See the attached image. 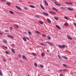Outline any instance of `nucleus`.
<instances>
[{
	"label": "nucleus",
	"instance_id": "obj_17",
	"mask_svg": "<svg viewBox=\"0 0 76 76\" xmlns=\"http://www.w3.org/2000/svg\"><path fill=\"white\" fill-rule=\"evenodd\" d=\"M53 9L54 10H55V11H56L57 12H58V10H57L56 8L53 7Z\"/></svg>",
	"mask_w": 76,
	"mask_h": 76
},
{
	"label": "nucleus",
	"instance_id": "obj_4",
	"mask_svg": "<svg viewBox=\"0 0 76 76\" xmlns=\"http://www.w3.org/2000/svg\"><path fill=\"white\" fill-rule=\"evenodd\" d=\"M46 43L48 44L49 45H50L51 46H53V43H51V42H47Z\"/></svg>",
	"mask_w": 76,
	"mask_h": 76
},
{
	"label": "nucleus",
	"instance_id": "obj_42",
	"mask_svg": "<svg viewBox=\"0 0 76 76\" xmlns=\"http://www.w3.org/2000/svg\"><path fill=\"white\" fill-rule=\"evenodd\" d=\"M5 32H9V30H6L5 31Z\"/></svg>",
	"mask_w": 76,
	"mask_h": 76
},
{
	"label": "nucleus",
	"instance_id": "obj_3",
	"mask_svg": "<svg viewBox=\"0 0 76 76\" xmlns=\"http://www.w3.org/2000/svg\"><path fill=\"white\" fill-rule=\"evenodd\" d=\"M43 14L44 15H45V16H48L49 15L48 13L45 12H43Z\"/></svg>",
	"mask_w": 76,
	"mask_h": 76
},
{
	"label": "nucleus",
	"instance_id": "obj_57",
	"mask_svg": "<svg viewBox=\"0 0 76 76\" xmlns=\"http://www.w3.org/2000/svg\"><path fill=\"white\" fill-rule=\"evenodd\" d=\"M12 45L13 47H15V44H12Z\"/></svg>",
	"mask_w": 76,
	"mask_h": 76
},
{
	"label": "nucleus",
	"instance_id": "obj_29",
	"mask_svg": "<svg viewBox=\"0 0 76 76\" xmlns=\"http://www.w3.org/2000/svg\"><path fill=\"white\" fill-rule=\"evenodd\" d=\"M23 39L24 41H26V38H25V37H23Z\"/></svg>",
	"mask_w": 76,
	"mask_h": 76
},
{
	"label": "nucleus",
	"instance_id": "obj_52",
	"mask_svg": "<svg viewBox=\"0 0 76 76\" xmlns=\"http://www.w3.org/2000/svg\"><path fill=\"white\" fill-rule=\"evenodd\" d=\"M24 9H25V10H28V8L24 7Z\"/></svg>",
	"mask_w": 76,
	"mask_h": 76
},
{
	"label": "nucleus",
	"instance_id": "obj_41",
	"mask_svg": "<svg viewBox=\"0 0 76 76\" xmlns=\"http://www.w3.org/2000/svg\"><path fill=\"white\" fill-rule=\"evenodd\" d=\"M32 54H33V55H34V57L35 56H37V55H36V54H34V53H32Z\"/></svg>",
	"mask_w": 76,
	"mask_h": 76
},
{
	"label": "nucleus",
	"instance_id": "obj_28",
	"mask_svg": "<svg viewBox=\"0 0 76 76\" xmlns=\"http://www.w3.org/2000/svg\"><path fill=\"white\" fill-rule=\"evenodd\" d=\"M47 38H48V39H51V37H50L49 36H48L47 37Z\"/></svg>",
	"mask_w": 76,
	"mask_h": 76
},
{
	"label": "nucleus",
	"instance_id": "obj_21",
	"mask_svg": "<svg viewBox=\"0 0 76 76\" xmlns=\"http://www.w3.org/2000/svg\"><path fill=\"white\" fill-rule=\"evenodd\" d=\"M2 41L4 42V43H6L7 42V40L6 39H2Z\"/></svg>",
	"mask_w": 76,
	"mask_h": 76
},
{
	"label": "nucleus",
	"instance_id": "obj_64",
	"mask_svg": "<svg viewBox=\"0 0 76 76\" xmlns=\"http://www.w3.org/2000/svg\"><path fill=\"white\" fill-rule=\"evenodd\" d=\"M1 31V29H0V31Z\"/></svg>",
	"mask_w": 76,
	"mask_h": 76
},
{
	"label": "nucleus",
	"instance_id": "obj_5",
	"mask_svg": "<svg viewBox=\"0 0 76 76\" xmlns=\"http://www.w3.org/2000/svg\"><path fill=\"white\" fill-rule=\"evenodd\" d=\"M14 27L16 29H18V28H19V26L15 24L14 25Z\"/></svg>",
	"mask_w": 76,
	"mask_h": 76
},
{
	"label": "nucleus",
	"instance_id": "obj_37",
	"mask_svg": "<svg viewBox=\"0 0 76 76\" xmlns=\"http://www.w3.org/2000/svg\"><path fill=\"white\" fill-rule=\"evenodd\" d=\"M3 46L4 47V48H6V49H7L8 48H7V47L6 46L4 45Z\"/></svg>",
	"mask_w": 76,
	"mask_h": 76
},
{
	"label": "nucleus",
	"instance_id": "obj_27",
	"mask_svg": "<svg viewBox=\"0 0 76 76\" xmlns=\"http://www.w3.org/2000/svg\"><path fill=\"white\" fill-rule=\"evenodd\" d=\"M0 75L1 76H2L3 75V74H2V72H1V71L0 69Z\"/></svg>",
	"mask_w": 76,
	"mask_h": 76
},
{
	"label": "nucleus",
	"instance_id": "obj_60",
	"mask_svg": "<svg viewBox=\"0 0 76 76\" xmlns=\"http://www.w3.org/2000/svg\"><path fill=\"white\" fill-rule=\"evenodd\" d=\"M19 61H20V62H22V61L21 60H20Z\"/></svg>",
	"mask_w": 76,
	"mask_h": 76
},
{
	"label": "nucleus",
	"instance_id": "obj_55",
	"mask_svg": "<svg viewBox=\"0 0 76 76\" xmlns=\"http://www.w3.org/2000/svg\"><path fill=\"white\" fill-rule=\"evenodd\" d=\"M47 52H48H48H49L50 51V50H47Z\"/></svg>",
	"mask_w": 76,
	"mask_h": 76
},
{
	"label": "nucleus",
	"instance_id": "obj_49",
	"mask_svg": "<svg viewBox=\"0 0 76 76\" xmlns=\"http://www.w3.org/2000/svg\"><path fill=\"white\" fill-rule=\"evenodd\" d=\"M26 39H28V40H29V38L27 37H26Z\"/></svg>",
	"mask_w": 76,
	"mask_h": 76
},
{
	"label": "nucleus",
	"instance_id": "obj_58",
	"mask_svg": "<svg viewBox=\"0 0 76 76\" xmlns=\"http://www.w3.org/2000/svg\"><path fill=\"white\" fill-rule=\"evenodd\" d=\"M59 76H63V74H60Z\"/></svg>",
	"mask_w": 76,
	"mask_h": 76
},
{
	"label": "nucleus",
	"instance_id": "obj_33",
	"mask_svg": "<svg viewBox=\"0 0 76 76\" xmlns=\"http://www.w3.org/2000/svg\"><path fill=\"white\" fill-rule=\"evenodd\" d=\"M12 51V53H15V50L13 49H11Z\"/></svg>",
	"mask_w": 76,
	"mask_h": 76
},
{
	"label": "nucleus",
	"instance_id": "obj_36",
	"mask_svg": "<svg viewBox=\"0 0 76 76\" xmlns=\"http://www.w3.org/2000/svg\"><path fill=\"white\" fill-rule=\"evenodd\" d=\"M42 37H47V35L45 34H43L42 35Z\"/></svg>",
	"mask_w": 76,
	"mask_h": 76
},
{
	"label": "nucleus",
	"instance_id": "obj_20",
	"mask_svg": "<svg viewBox=\"0 0 76 76\" xmlns=\"http://www.w3.org/2000/svg\"><path fill=\"white\" fill-rule=\"evenodd\" d=\"M67 37L69 38V39H70V40H72V38L68 35L67 36Z\"/></svg>",
	"mask_w": 76,
	"mask_h": 76
},
{
	"label": "nucleus",
	"instance_id": "obj_10",
	"mask_svg": "<svg viewBox=\"0 0 76 76\" xmlns=\"http://www.w3.org/2000/svg\"><path fill=\"white\" fill-rule=\"evenodd\" d=\"M35 33H37V34H41V32L38 31H35Z\"/></svg>",
	"mask_w": 76,
	"mask_h": 76
},
{
	"label": "nucleus",
	"instance_id": "obj_25",
	"mask_svg": "<svg viewBox=\"0 0 76 76\" xmlns=\"http://www.w3.org/2000/svg\"><path fill=\"white\" fill-rule=\"evenodd\" d=\"M9 12L11 14H13V13H14V12H13V11H12L10 10L9 11Z\"/></svg>",
	"mask_w": 76,
	"mask_h": 76
},
{
	"label": "nucleus",
	"instance_id": "obj_32",
	"mask_svg": "<svg viewBox=\"0 0 76 76\" xmlns=\"http://www.w3.org/2000/svg\"><path fill=\"white\" fill-rule=\"evenodd\" d=\"M34 66L35 67H37V64L36 63H34Z\"/></svg>",
	"mask_w": 76,
	"mask_h": 76
},
{
	"label": "nucleus",
	"instance_id": "obj_15",
	"mask_svg": "<svg viewBox=\"0 0 76 76\" xmlns=\"http://www.w3.org/2000/svg\"><path fill=\"white\" fill-rule=\"evenodd\" d=\"M67 9H68V10H70L71 11H72L74 10V9H73L70 8L69 7Z\"/></svg>",
	"mask_w": 76,
	"mask_h": 76
},
{
	"label": "nucleus",
	"instance_id": "obj_38",
	"mask_svg": "<svg viewBox=\"0 0 76 76\" xmlns=\"http://www.w3.org/2000/svg\"><path fill=\"white\" fill-rule=\"evenodd\" d=\"M41 56L42 57H44V54L43 53H42Z\"/></svg>",
	"mask_w": 76,
	"mask_h": 76
},
{
	"label": "nucleus",
	"instance_id": "obj_62",
	"mask_svg": "<svg viewBox=\"0 0 76 76\" xmlns=\"http://www.w3.org/2000/svg\"><path fill=\"white\" fill-rule=\"evenodd\" d=\"M38 76H40V75H38Z\"/></svg>",
	"mask_w": 76,
	"mask_h": 76
},
{
	"label": "nucleus",
	"instance_id": "obj_23",
	"mask_svg": "<svg viewBox=\"0 0 76 76\" xmlns=\"http://www.w3.org/2000/svg\"><path fill=\"white\" fill-rule=\"evenodd\" d=\"M54 18L55 19H56V20H58V18L57 17H54Z\"/></svg>",
	"mask_w": 76,
	"mask_h": 76
},
{
	"label": "nucleus",
	"instance_id": "obj_59",
	"mask_svg": "<svg viewBox=\"0 0 76 76\" xmlns=\"http://www.w3.org/2000/svg\"><path fill=\"white\" fill-rule=\"evenodd\" d=\"M4 62H6V60L5 59H4Z\"/></svg>",
	"mask_w": 76,
	"mask_h": 76
},
{
	"label": "nucleus",
	"instance_id": "obj_44",
	"mask_svg": "<svg viewBox=\"0 0 76 76\" xmlns=\"http://www.w3.org/2000/svg\"><path fill=\"white\" fill-rule=\"evenodd\" d=\"M63 66L64 67H67V65L66 64H63Z\"/></svg>",
	"mask_w": 76,
	"mask_h": 76
},
{
	"label": "nucleus",
	"instance_id": "obj_51",
	"mask_svg": "<svg viewBox=\"0 0 76 76\" xmlns=\"http://www.w3.org/2000/svg\"><path fill=\"white\" fill-rule=\"evenodd\" d=\"M59 72H62L63 71V70L61 69H60L59 70Z\"/></svg>",
	"mask_w": 76,
	"mask_h": 76
},
{
	"label": "nucleus",
	"instance_id": "obj_63",
	"mask_svg": "<svg viewBox=\"0 0 76 76\" xmlns=\"http://www.w3.org/2000/svg\"><path fill=\"white\" fill-rule=\"evenodd\" d=\"M28 76H30L29 75H28Z\"/></svg>",
	"mask_w": 76,
	"mask_h": 76
},
{
	"label": "nucleus",
	"instance_id": "obj_7",
	"mask_svg": "<svg viewBox=\"0 0 76 76\" xmlns=\"http://www.w3.org/2000/svg\"><path fill=\"white\" fill-rule=\"evenodd\" d=\"M7 37H9L10 38H12V39H13V38H14V37H13L11 35H7Z\"/></svg>",
	"mask_w": 76,
	"mask_h": 76
},
{
	"label": "nucleus",
	"instance_id": "obj_39",
	"mask_svg": "<svg viewBox=\"0 0 76 76\" xmlns=\"http://www.w3.org/2000/svg\"><path fill=\"white\" fill-rule=\"evenodd\" d=\"M67 70L66 69H65L63 70V72H67Z\"/></svg>",
	"mask_w": 76,
	"mask_h": 76
},
{
	"label": "nucleus",
	"instance_id": "obj_43",
	"mask_svg": "<svg viewBox=\"0 0 76 76\" xmlns=\"http://www.w3.org/2000/svg\"><path fill=\"white\" fill-rule=\"evenodd\" d=\"M64 8H65V7H61V9H64Z\"/></svg>",
	"mask_w": 76,
	"mask_h": 76
},
{
	"label": "nucleus",
	"instance_id": "obj_34",
	"mask_svg": "<svg viewBox=\"0 0 76 76\" xmlns=\"http://www.w3.org/2000/svg\"><path fill=\"white\" fill-rule=\"evenodd\" d=\"M64 18L65 19H66V20H69V18H67V17H64Z\"/></svg>",
	"mask_w": 76,
	"mask_h": 76
},
{
	"label": "nucleus",
	"instance_id": "obj_40",
	"mask_svg": "<svg viewBox=\"0 0 76 76\" xmlns=\"http://www.w3.org/2000/svg\"><path fill=\"white\" fill-rule=\"evenodd\" d=\"M35 16L36 18H40V16L39 15H36Z\"/></svg>",
	"mask_w": 76,
	"mask_h": 76
},
{
	"label": "nucleus",
	"instance_id": "obj_48",
	"mask_svg": "<svg viewBox=\"0 0 76 76\" xmlns=\"http://www.w3.org/2000/svg\"><path fill=\"white\" fill-rule=\"evenodd\" d=\"M18 56L19 57H21V54H18Z\"/></svg>",
	"mask_w": 76,
	"mask_h": 76
},
{
	"label": "nucleus",
	"instance_id": "obj_26",
	"mask_svg": "<svg viewBox=\"0 0 76 76\" xmlns=\"http://www.w3.org/2000/svg\"><path fill=\"white\" fill-rule=\"evenodd\" d=\"M7 4L8 5V6H10L11 4L10 3L8 2H7Z\"/></svg>",
	"mask_w": 76,
	"mask_h": 76
},
{
	"label": "nucleus",
	"instance_id": "obj_50",
	"mask_svg": "<svg viewBox=\"0 0 76 76\" xmlns=\"http://www.w3.org/2000/svg\"><path fill=\"white\" fill-rule=\"evenodd\" d=\"M18 13L19 14H22V13L20 12H18Z\"/></svg>",
	"mask_w": 76,
	"mask_h": 76
},
{
	"label": "nucleus",
	"instance_id": "obj_19",
	"mask_svg": "<svg viewBox=\"0 0 76 76\" xmlns=\"http://www.w3.org/2000/svg\"><path fill=\"white\" fill-rule=\"evenodd\" d=\"M29 6L30 7H31V8H35V6L33 5H30Z\"/></svg>",
	"mask_w": 76,
	"mask_h": 76
},
{
	"label": "nucleus",
	"instance_id": "obj_46",
	"mask_svg": "<svg viewBox=\"0 0 76 76\" xmlns=\"http://www.w3.org/2000/svg\"><path fill=\"white\" fill-rule=\"evenodd\" d=\"M40 66L41 67V68H43V67H44V66H43V65H40Z\"/></svg>",
	"mask_w": 76,
	"mask_h": 76
},
{
	"label": "nucleus",
	"instance_id": "obj_61",
	"mask_svg": "<svg viewBox=\"0 0 76 76\" xmlns=\"http://www.w3.org/2000/svg\"><path fill=\"white\" fill-rule=\"evenodd\" d=\"M74 16H75V18H76V15H75Z\"/></svg>",
	"mask_w": 76,
	"mask_h": 76
},
{
	"label": "nucleus",
	"instance_id": "obj_9",
	"mask_svg": "<svg viewBox=\"0 0 76 76\" xmlns=\"http://www.w3.org/2000/svg\"><path fill=\"white\" fill-rule=\"evenodd\" d=\"M44 2L45 3V5L46 6H48V2L46 1L45 0L44 1Z\"/></svg>",
	"mask_w": 76,
	"mask_h": 76
},
{
	"label": "nucleus",
	"instance_id": "obj_53",
	"mask_svg": "<svg viewBox=\"0 0 76 76\" xmlns=\"http://www.w3.org/2000/svg\"><path fill=\"white\" fill-rule=\"evenodd\" d=\"M74 25H75V26H76V23H74Z\"/></svg>",
	"mask_w": 76,
	"mask_h": 76
},
{
	"label": "nucleus",
	"instance_id": "obj_2",
	"mask_svg": "<svg viewBox=\"0 0 76 76\" xmlns=\"http://www.w3.org/2000/svg\"><path fill=\"white\" fill-rule=\"evenodd\" d=\"M65 3L66 4H69V5H72L73 4V3L72 2H66Z\"/></svg>",
	"mask_w": 76,
	"mask_h": 76
},
{
	"label": "nucleus",
	"instance_id": "obj_54",
	"mask_svg": "<svg viewBox=\"0 0 76 76\" xmlns=\"http://www.w3.org/2000/svg\"><path fill=\"white\" fill-rule=\"evenodd\" d=\"M3 33L1 32H0V35H3Z\"/></svg>",
	"mask_w": 76,
	"mask_h": 76
},
{
	"label": "nucleus",
	"instance_id": "obj_6",
	"mask_svg": "<svg viewBox=\"0 0 76 76\" xmlns=\"http://www.w3.org/2000/svg\"><path fill=\"white\" fill-rule=\"evenodd\" d=\"M24 60H28V58H26L25 55H23L22 56Z\"/></svg>",
	"mask_w": 76,
	"mask_h": 76
},
{
	"label": "nucleus",
	"instance_id": "obj_12",
	"mask_svg": "<svg viewBox=\"0 0 76 76\" xmlns=\"http://www.w3.org/2000/svg\"><path fill=\"white\" fill-rule=\"evenodd\" d=\"M54 3L55 4H56V5L57 6H60V4H58V3H57V2H54Z\"/></svg>",
	"mask_w": 76,
	"mask_h": 76
},
{
	"label": "nucleus",
	"instance_id": "obj_8",
	"mask_svg": "<svg viewBox=\"0 0 76 76\" xmlns=\"http://www.w3.org/2000/svg\"><path fill=\"white\" fill-rule=\"evenodd\" d=\"M49 12L50 13H52V14H54V15H56V13L52 11H50Z\"/></svg>",
	"mask_w": 76,
	"mask_h": 76
},
{
	"label": "nucleus",
	"instance_id": "obj_35",
	"mask_svg": "<svg viewBox=\"0 0 76 76\" xmlns=\"http://www.w3.org/2000/svg\"><path fill=\"white\" fill-rule=\"evenodd\" d=\"M28 33L30 35H32V33L30 31H28Z\"/></svg>",
	"mask_w": 76,
	"mask_h": 76
},
{
	"label": "nucleus",
	"instance_id": "obj_11",
	"mask_svg": "<svg viewBox=\"0 0 76 76\" xmlns=\"http://www.w3.org/2000/svg\"><path fill=\"white\" fill-rule=\"evenodd\" d=\"M56 27L58 29H61V27H60L58 25H56Z\"/></svg>",
	"mask_w": 76,
	"mask_h": 76
},
{
	"label": "nucleus",
	"instance_id": "obj_18",
	"mask_svg": "<svg viewBox=\"0 0 76 76\" xmlns=\"http://www.w3.org/2000/svg\"><path fill=\"white\" fill-rule=\"evenodd\" d=\"M47 20L49 22V23H51V20L49 18L47 19Z\"/></svg>",
	"mask_w": 76,
	"mask_h": 76
},
{
	"label": "nucleus",
	"instance_id": "obj_45",
	"mask_svg": "<svg viewBox=\"0 0 76 76\" xmlns=\"http://www.w3.org/2000/svg\"><path fill=\"white\" fill-rule=\"evenodd\" d=\"M5 53L7 54H9V53L8 52V51H7L5 52Z\"/></svg>",
	"mask_w": 76,
	"mask_h": 76
},
{
	"label": "nucleus",
	"instance_id": "obj_14",
	"mask_svg": "<svg viewBox=\"0 0 76 76\" xmlns=\"http://www.w3.org/2000/svg\"><path fill=\"white\" fill-rule=\"evenodd\" d=\"M62 57L64 59H65V60H67V59L68 58L67 57L64 56H62Z\"/></svg>",
	"mask_w": 76,
	"mask_h": 76
},
{
	"label": "nucleus",
	"instance_id": "obj_24",
	"mask_svg": "<svg viewBox=\"0 0 76 76\" xmlns=\"http://www.w3.org/2000/svg\"><path fill=\"white\" fill-rule=\"evenodd\" d=\"M39 23L40 24H41V25H43L44 24V23H43V22L41 21H39Z\"/></svg>",
	"mask_w": 76,
	"mask_h": 76
},
{
	"label": "nucleus",
	"instance_id": "obj_47",
	"mask_svg": "<svg viewBox=\"0 0 76 76\" xmlns=\"http://www.w3.org/2000/svg\"><path fill=\"white\" fill-rule=\"evenodd\" d=\"M12 27H10V31L11 30H12Z\"/></svg>",
	"mask_w": 76,
	"mask_h": 76
},
{
	"label": "nucleus",
	"instance_id": "obj_56",
	"mask_svg": "<svg viewBox=\"0 0 76 76\" xmlns=\"http://www.w3.org/2000/svg\"><path fill=\"white\" fill-rule=\"evenodd\" d=\"M23 33H24V34H26V32L25 31L23 32Z\"/></svg>",
	"mask_w": 76,
	"mask_h": 76
},
{
	"label": "nucleus",
	"instance_id": "obj_22",
	"mask_svg": "<svg viewBox=\"0 0 76 76\" xmlns=\"http://www.w3.org/2000/svg\"><path fill=\"white\" fill-rule=\"evenodd\" d=\"M40 6L42 8V9H43V10H45V8H44V7H43V6H42V5L40 4Z\"/></svg>",
	"mask_w": 76,
	"mask_h": 76
},
{
	"label": "nucleus",
	"instance_id": "obj_30",
	"mask_svg": "<svg viewBox=\"0 0 76 76\" xmlns=\"http://www.w3.org/2000/svg\"><path fill=\"white\" fill-rule=\"evenodd\" d=\"M64 25L65 26H68V25H69V24L67 23H65Z\"/></svg>",
	"mask_w": 76,
	"mask_h": 76
},
{
	"label": "nucleus",
	"instance_id": "obj_31",
	"mask_svg": "<svg viewBox=\"0 0 76 76\" xmlns=\"http://www.w3.org/2000/svg\"><path fill=\"white\" fill-rule=\"evenodd\" d=\"M58 58H59V59H60V60H61V59H62V58H61V56H60L58 55Z\"/></svg>",
	"mask_w": 76,
	"mask_h": 76
},
{
	"label": "nucleus",
	"instance_id": "obj_1",
	"mask_svg": "<svg viewBox=\"0 0 76 76\" xmlns=\"http://www.w3.org/2000/svg\"><path fill=\"white\" fill-rule=\"evenodd\" d=\"M66 45H58V47L59 48H65V46Z\"/></svg>",
	"mask_w": 76,
	"mask_h": 76
},
{
	"label": "nucleus",
	"instance_id": "obj_16",
	"mask_svg": "<svg viewBox=\"0 0 76 76\" xmlns=\"http://www.w3.org/2000/svg\"><path fill=\"white\" fill-rule=\"evenodd\" d=\"M16 7L18 9V10H21V8L20 7H19L18 6H16Z\"/></svg>",
	"mask_w": 76,
	"mask_h": 76
},
{
	"label": "nucleus",
	"instance_id": "obj_13",
	"mask_svg": "<svg viewBox=\"0 0 76 76\" xmlns=\"http://www.w3.org/2000/svg\"><path fill=\"white\" fill-rule=\"evenodd\" d=\"M39 44L41 45H46V46H48V45H47L42 43H40Z\"/></svg>",
	"mask_w": 76,
	"mask_h": 76
}]
</instances>
